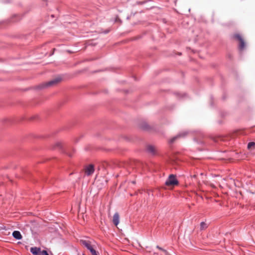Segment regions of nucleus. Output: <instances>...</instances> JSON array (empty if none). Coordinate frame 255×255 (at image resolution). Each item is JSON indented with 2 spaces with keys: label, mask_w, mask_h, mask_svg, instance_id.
<instances>
[{
  "label": "nucleus",
  "mask_w": 255,
  "mask_h": 255,
  "mask_svg": "<svg viewBox=\"0 0 255 255\" xmlns=\"http://www.w3.org/2000/svg\"><path fill=\"white\" fill-rule=\"evenodd\" d=\"M178 184V181L176 178L175 175L171 174L165 182V185L168 186H174Z\"/></svg>",
  "instance_id": "1"
},
{
  "label": "nucleus",
  "mask_w": 255,
  "mask_h": 255,
  "mask_svg": "<svg viewBox=\"0 0 255 255\" xmlns=\"http://www.w3.org/2000/svg\"><path fill=\"white\" fill-rule=\"evenodd\" d=\"M234 38L238 40L240 42L239 48L241 50L244 49L245 47V42L242 36L240 34H235L234 35Z\"/></svg>",
  "instance_id": "2"
},
{
  "label": "nucleus",
  "mask_w": 255,
  "mask_h": 255,
  "mask_svg": "<svg viewBox=\"0 0 255 255\" xmlns=\"http://www.w3.org/2000/svg\"><path fill=\"white\" fill-rule=\"evenodd\" d=\"M188 132L186 131H182V132H180L177 135L171 138L169 140V143H174V141L176 139L180 138H183V137H185L188 134Z\"/></svg>",
  "instance_id": "3"
},
{
  "label": "nucleus",
  "mask_w": 255,
  "mask_h": 255,
  "mask_svg": "<svg viewBox=\"0 0 255 255\" xmlns=\"http://www.w3.org/2000/svg\"><path fill=\"white\" fill-rule=\"evenodd\" d=\"M61 81V78L60 77H56V78L46 83V86H53L57 85Z\"/></svg>",
  "instance_id": "4"
},
{
  "label": "nucleus",
  "mask_w": 255,
  "mask_h": 255,
  "mask_svg": "<svg viewBox=\"0 0 255 255\" xmlns=\"http://www.w3.org/2000/svg\"><path fill=\"white\" fill-rule=\"evenodd\" d=\"M94 171V165L92 164L89 165L85 169V174L88 176H90L91 174H92L93 173Z\"/></svg>",
  "instance_id": "5"
},
{
  "label": "nucleus",
  "mask_w": 255,
  "mask_h": 255,
  "mask_svg": "<svg viewBox=\"0 0 255 255\" xmlns=\"http://www.w3.org/2000/svg\"><path fill=\"white\" fill-rule=\"evenodd\" d=\"M120 222V216L118 213H116L113 216V223L116 226H117L119 224Z\"/></svg>",
  "instance_id": "6"
},
{
  "label": "nucleus",
  "mask_w": 255,
  "mask_h": 255,
  "mask_svg": "<svg viewBox=\"0 0 255 255\" xmlns=\"http://www.w3.org/2000/svg\"><path fill=\"white\" fill-rule=\"evenodd\" d=\"M147 151L152 154H154L156 152V147L153 146V145H148L147 146Z\"/></svg>",
  "instance_id": "7"
},
{
  "label": "nucleus",
  "mask_w": 255,
  "mask_h": 255,
  "mask_svg": "<svg viewBox=\"0 0 255 255\" xmlns=\"http://www.w3.org/2000/svg\"><path fill=\"white\" fill-rule=\"evenodd\" d=\"M12 236L16 240H20L22 238L20 233L18 231H14L12 233Z\"/></svg>",
  "instance_id": "8"
},
{
  "label": "nucleus",
  "mask_w": 255,
  "mask_h": 255,
  "mask_svg": "<svg viewBox=\"0 0 255 255\" xmlns=\"http://www.w3.org/2000/svg\"><path fill=\"white\" fill-rule=\"evenodd\" d=\"M82 244L87 248L88 250H90L91 248L93 247V245H91V243L89 241H82Z\"/></svg>",
  "instance_id": "9"
},
{
  "label": "nucleus",
  "mask_w": 255,
  "mask_h": 255,
  "mask_svg": "<svg viewBox=\"0 0 255 255\" xmlns=\"http://www.w3.org/2000/svg\"><path fill=\"white\" fill-rule=\"evenodd\" d=\"M82 244L87 248L88 250H90L91 248L93 247V245H91V243L89 241H82Z\"/></svg>",
  "instance_id": "10"
},
{
  "label": "nucleus",
  "mask_w": 255,
  "mask_h": 255,
  "mask_svg": "<svg viewBox=\"0 0 255 255\" xmlns=\"http://www.w3.org/2000/svg\"><path fill=\"white\" fill-rule=\"evenodd\" d=\"M30 252L34 255H38L39 252H40V249L37 248H31L30 249Z\"/></svg>",
  "instance_id": "11"
},
{
  "label": "nucleus",
  "mask_w": 255,
  "mask_h": 255,
  "mask_svg": "<svg viewBox=\"0 0 255 255\" xmlns=\"http://www.w3.org/2000/svg\"><path fill=\"white\" fill-rule=\"evenodd\" d=\"M248 148L249 149L253 150L255 149V142H251L248 143Z\"/></svg>",
  "instance_id": "12"
},
{
  "label": "nucleus",
  "mask_w": 255,
  "mask_h": 255,
  "mask_svg": "<svg viewBox=\"0 0 255 255\" xmlns=\"http://www.w3.org/2000/svg\"><path fill=\"white\" fill-rule=\"evenodd\" d=\"M208 225L206 223L202 222L200 223V228L201 230H204L206 229Z\"/></svg>",
  "instance_id": "13"
},
{
  "label": "nucleus",
  "mask_w": 255,
  "mask_h": 255,
  "mask_svg": "<svg viewBox=\"0 0 255 255\" xmlns=\"http://www.w3.org/2000/svg\"><path fill=\"white\" fill-rule=\"evenodd\" d=\"M89 251L92 255H99V253L95 250L94 246L91 248Z\"/></svg>",
  "instance_id": "14"
},
{
  "label": "nucleus",
  "mask_w": 255,
  "mask_h": 255,
  "mask_svg": "<svg viewBox=\"0 0 255 255\" xmlns=\"http://www.w3.org/2000/svg\"><path fill=\"white\" fill-rule=\"evenodd\" d=\"M157 248H158L159 250L162 251V252H164V253L165 254V255H170L167 252V251L163 249L162 248L159 247V246H157Z\"/></svg>",
  "instance_id": "15"
},
{
  "label": "nucleus",
  "mask_w": 255,
  "mask_h": 255,
  "mask_svg": "<svg viewBox=\"0 0 255 255\" xmlns=\"http://www.w3.org/2000/svg\"><path fill=\"white\" fill-rule=\"evenodd\" d=\"M157 248H158L159 250L162 251V252H164V253L165 254V255H170L167 252V251L163 249L162 248L159 247V246H157Z\"/></svg>",
  "instance_id": "16"
},
{
  "label": "nucleus",
  "mask_w": 255,
  "mask_h": 255,
  "mask_svg": "<svg viewBox=\"0 0 255 255\" xmlns=\"http://www.w3.org/2000/svg\"><path fill=\"white\" fill-rule=\"evenodd\" d=\"M40 255H49L46 251L43 250L41 252Z\"/></svg>",
  "instance_id": "17"
},
{
  "label": "nucleus",
  "mask_w": 255,
  "mask_h": 255,
  "mask_svg": "<svg viewBox=\"0 0 255 255\" xmlns=\"http://www.w3.org/2000/svg\"><path fill=\"white\" fill-rule=\"evenodd\" d=\"M142 128L144 129H147L148 128V126L146 124H144V125L142 127Z\"/></svg>",
  "instance_id": "18"
}]
</instances>
